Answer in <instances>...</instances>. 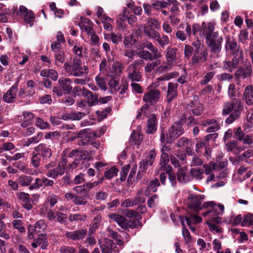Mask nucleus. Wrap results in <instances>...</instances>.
I'll return each mask as SVG.
<instances>
[{
  "label": "nucleus",
  "instance_id": "bb28decb",
  "mask_svg": "<svg viewBox=\"0 0 253 253\" xmlns=\"http://www.w3.org/2000/svg\"><path fill=\"white\" fill-rule=\"evenodd\" d=\"M253 155V152L252 149H248L242 154L238 155L235 160L234 162L237 164L244 162L246 159H248Z\"/></svg>",
  "mask_w": 253,
  "mask_h": 253
},
{
  "label": "nucleus",
  "instance_id": "ea45409f",
  "mask_svg": "<svg viewBox=\"0 0 253 253\" xmlns=\"http://www.w3.org/2000/svg\"><path fill=\"white\" fill-rule=\"evenodd\" d=\"M111 111V107H107L101 111L100 110L96 111V114L98 116V120L101 121L103 118H106Z\"/></svg>",
  "mask_w": 253,
  "mask_h": 253
},
{
  "label": "nucleus",
  "instance_id": "79ce46f5",
  "mask_svg": "<svg viewBox=\"0 0 253 253\" xmlns=\"http://www.w3.org/2000/svg\"><path fill=\"white\" fill-rule=\"evenodd\" d=\"M179 218L182 226V235L183 237H191L190 233L186 227L184 221V216L183 215H179Z\"/></svg>",
  "mask_w": 253,
  "mask_h": 253
},
{
  "label": "nucleus",
  "instance_id": "c03bdc74",
  "mask_svg": "<svg viewBox=\"0 0 253 253\" xmlns=\"http://www.w3.org/2000/svg\"><path fill=\"white\" fill-rule=\"evenodd\" d=\"M86 133V130L85 129H84L81 130L77 134L78 138H82L84 140V145L88 144L90 141V138L87 136Z\"/></svg>",
  "mask_w": 253,
  "mask_h": 253
},
{
  "label": "nucleus",
  "instance_id": "3c124183",
  "mask_svg": "<svg viewBox=\"0 0 253 253\" xmlns=\"http://www.w3.org/2000/svg\"><path fill=\"white\" fill-rule=\"evenodd\" d=\"M169 5V2L168 1H160L159 0L155 1L152 3L153 8L155 9H159L161 8H166L168 5Z\"/></svg>",
  "mask_w": 253,
  "mask_h": 253
},
{
  "label": "nucleus",
  "instance_id": "09e8293b",
  "mask_svg": "<svg viewBox=\"0 0 253 253\" xmlns=\"http://www.w3.org/2000/svg\"><path fill=\"white\" fill-rule=\"evenodd\" d=\"M22 221L21 220L15 219L12 222L13 227L19 230L20 233L25 232V228L22 226Z\"/></svg>",
  "mask_w": 253,
  "mask_h": 253
},
{
  "label": "nucleus",
  "instance_id": "864d4df0",
  "mask_svg": "<svg viewBox=\"0 0 253 253\" xmlns=\"http://www.w3.org/2000/svg\"><path fill=\"white\" fill-rule=\"evenodd\" d=\"M237 93L236 90V86L234 84H230L228 87V95L231 99L232 98H235Z\"/></svg>",
  "mask_w": 253,
  "mask_h": 253
},
{
  "label": "nucleus",
  "instance_id": "4c0bfd02",
  "mask_svg": "<svg viewBox=\"0 0 253 253\" xmlns=\"http://www.w3.org/2000/svg\"><path fill=\"white\" fill-rule=\"evenodd\" d=\"M41 155L40 154V153H37L33 155V156L31 158V164L35 168H38L41 163Z\"/></svg>",
  "mask_w": 253,
  "mask_h": 253
},
{
  "label": "nucleus",
  "instance_id": "a19ab883",
  "mask_svg": "<svg viewBox=\"0 0 253 253\" xmlns=\"http://www.w3.org/2000/svg\"><path fill=\"white\" fill-rule=\"evenodd\" d=\"M204 173V170L199 169H190V174L194 177H196V179L201 180L202 179V175Z\"/></svg>",
  "mask_w": 253,
  "mask_h": 253
},
{
  "label": "nucleus",
  "instance_id": "f3484780",
  "mask_svg": "<svg viewBox=\"0 0 253 253\" xmlns=\"http://www.w3.org/2000/svg\"><path fill=\"white\" fill-rule=\"evenodd\" d=\"M243 59V58L233 57L231 60L226 59L223 63V68L229 72H232L238 67L240 61Z\"/></svg>",
  "mask_w": 253,
  "mask_h": 253
},
{
  "label": "nucleus",
  "instance_id": "f8f14e48",
  "mask_svg": "<svg viewBox=\"0 0 253 253\" xmlns=\"http://www.w3.org/2000/svg\"><path fill=\"white\" fill-rule=\"evenodd\" d=\"M64 67L66 72L75 77H81L84 74L82 67L75 66L71 63L65 62Z\"/></svg>",
  "mask_w": 253,
  "mask_h": 253
},
{
  "label": "nucleus",
  "instance_id": "4be33fe9",
  "mask_svg": "<svg viewBox=\"0 0 253 253\" xmlns=\"http://www.w3.org/2000/svg\"><path fill=\"white\" fill-rule=\"evenodd\" d=\"M89 113V111H87L86 113L78 112L77 113H69L66 114H63L60 119L67 121L68 120H80L83 116H85L86 114H88Z\"/></svg>",
  "mask_w": 253,
  "mask_h": 253
},
{
  "label": "nucleus",
  "instance_id": "0e129e2a",
  "mask_svg": "<svg viewBox=\"0 0 253 253\" xmlns=\"http://www.w3.org/2000/svg\"><path fill=\"white\" fill-rule=\"evenodd\" d=\"M95 81L97 85L102 89L105 90H106V84L104 78L96 76L95 77Z\"/></svg>",
  "mask_w": 253,
  "mask_h": 253
},
{
  "label": "nucleus",
  "instance_id": "20e7f679",
  "mask_svg": "<svg viewBox=\"0 0 253 253\" xmlns=\"http://www.w3.org/2000/svg\"><path fill=\"white\" fill-rule=\"evenodd\" d=\"M225 50L228 56L243 58V51L235 39L230 37L226 38Z\"/></svg>",
  "mask_w": 253,
  "mask_h": 253
},
{
  "label": "nucleus",
  "instance_id": "ddd939ff",
  "mask_svg": "<svg viewBox=\"0 0 253 253\" xmlns=\"http://www.w3.org/2000/svg\"><path fill=\"white\" fill-rule=\"evenodd\" d=\"M178 86L177 83H169L166 97V101L168 103H171L177 97Z\"/></svg>",
  "mask_w": 253,
  "mask_h": 253
},
{
  "label": "nucleus",
  "instance_id": "a18cd8bd",
  "mask_svg": "<svg viewBox=\"0 0 253 253\" xmlns=\"http://www.w3.org/2000/svg\"><path fill=\"white\" fill-rule=\"evenodd\" d=\"M128 77L132 82H139L141 78V75L138 71L134 69L131 73H129Z\"/></svg>",
  "mask_w": 253,
  "mask_h": 253
},
{
  "label": "nucleus",
  "instance_id": "13d9d810",
  "mask_svg": "<svg viewBox=\"0 0 253 253\" xmlns=\"http://www.w3.org/2000/svg\"><path fill=\"white\" fill-rule=\"evenodd\" d=\"M25 22L28 24L30 27L33 25V21L35 19V16L32 11H30V13L24 16Z\"/></svg>",
  "mask_w": 253,
  "mask_h": 253
},
{
  "label": "nucleus",
  "instance_id": "0eeeda50",
  "mask_svg": "<svg viewBox=\"0 0 253 253\" xmlns=\"http://www.w3.org/2000/svg\"><path fill=\"white\" fill-rule=\"evenodd\" d=\"M161 97V92L159 90L151 89L145 93L143 97V100L149 106L155 105L159 100Z\"/></svg>",
  "mask_w": 253,
  "mask_h": 253
},
{
  "label": "nucleus",
  "instance_id": "c9c22d12",
  "mask_svg": "<svg viewBox=\"0 0 253 253\" xmlns=\"http://www.w3.org/2000/svg\"><path fill=\"white\" fill-rule=\"evenodd\" d=\"M34 227H35V229H36V233H38V237H41V236H43V233H42L41 234H39V233H41L42 231L44 230V229L45 228V226L44 225V221L42 220H38L35 223Z\"/></svg>",
  "mask_w": 253,
  "mask_h": 253
},
{
  "label": "nucleus",
  "instance_id": "de8ad7c7",
  "mask_svg": "<svg viewBox=\"0 0 253 253\" xmlns=\"http://www.w3.org/2000/svg\"><path fill=\"white\" fill-rule=\"evenodd\" d=\"M130 168V167L129 165H126L122 168V170L120 172V180L121 181H124L126 180Z\"/></svg>",
  "mask_w": 253,
  "mask_h": 253
},
{
  "label": "nucleus",
  "instance_id": "b1692460",
  "mask_svg": "<svg viewBox=\"0 0 253 253\" xmlns=\"http://www.w3.org/2000/svg\"><path fill=\"white\" fill-rule=\"evenodd\" d=\"M177 49L176 48L168 47L166 55L167 64L169 66L173 65V61L176 60V51Z\"/></svg>",
  "mask_w": 253,
  "mask_h": 253
},
{
  "label": "nucleus",
  "instance_id": "a211bd4d",
  "mask_svg": "<svg viewBox=\"0 0 253 253\" xmlns=\"http://www.w3.org/2000/svg\"><path fill=\"white\" fill-rule=\"evenodd\" d=\"M83 96L87 98V104L91 107L98 103V95L94 94L90 90L84 87Z\"/></svg>",
  "mask_w": 253,
  "mask_h": 253
},
{
  "label": "nucleus",
  "instance_id": "37998d69",
  "mask_svg": "<svg viewBox=\"0 0 253 253\" xmlns=\"http://www.w3.org/2000/svg\"><path fill=\"white\" fill-rule=\"evenodd\" d=\"M161 61L157 59L155 61L151 63H148L145 67V71L147 73H151V71L158 65L160 64Z\"/></svg>",
  "mask_w": 253,
  "mask_h": 253
},
{
  "label": "nucleus",
  "instance_id": "603ef678",
  "mask_svg": "<svg viewBox=\"0 0 253 253\" xmlns=\"http://www.w3.org/2000/svg\"><path fill=\"white\" fill-rule=\"evenodd\" d=\"M165 146L166 145L163 144V148L161 149L162 155L161 157V164H163V165H167L169 161L168 154L164 152V147L167 148Z\"/></svg>",
  "mask_w": 253,
  "mask_h": 253
},
{
  "label": "nucleus",
  "instance_id": "f03ea898",
  "mask_svg": "<svg viewBox=\"0 0 253 253\" xmlns=\"http://www.w3.org/2000/svg\"><path fill=\"white\" fill-rule=\"evenodd\" d=\"M244 108L243 104L241 99L232 98L230 101L225 103L222 114L223 116L229 115L225 122L227 124H230L239 119Z\"/></svg>",
  "mask_w": 253,
  "mask_h": 253
},
{
  "label": "nucleus",
  "instance_id": "680f3d73",
  "mask_svg": "<svg viewBox=\"0 0 253 253\" xmlns=\"http://www.w3.org/2000/svg\"><path fill=\"white\" fill-rule=\"evenodd\" d=\"M73 202L75 205H85L87 203V201L85 200L84 197L78 195H76Z\"/></svg>",
  "mask_w": 253,
  "mask_h": 253
},
{
  "label": "nucleus",
  "instance_id": "2eb2a0df",
  "mask_svg": "<svg viewBox=\"0 0 253 253\" xmlns=\"http://www.w3.org/2000/svg\"><path fill=\"white\" fill-rule=\"evenodd\" d=\"M208 50L206 47L201 49L197 53L194 54L192 57V62L194 64L199 62L204 63L208 60Z\"/></svg>",
  "mask_w": 253,
  "mask_h": 253
},
{
  "label": "nucleus",
  "instance_id": "f704fd0d",
  "mask_svg": "<svg viewBox=\"0 0 253 253\" xmlns=\"http://www.w3.org/2000/svg\"><path fill=\"white\" fill-rule=\"evenodd\" d=\"M118 172V169L115 166H114L104 172V177L108 179H110L117 176Z\"/></svg>",
  "mask_w": 253,
  "mask_h": 253
},
{
  "label": "nucleus",
  "instance_id": "dca6fc26",
  "mask_svg": "<svg viewBox=\"0 0 253 253\" xmlns=\"http://www.w3.org/2000/svg\"><path fill=\"white\" fill-rule=\"evenodd\" d=\"M17 196L20 201L23 203L22 205L23 208L28 211H30L33 208V204L34 202L28 193L21 192L17 195Z\"/></svg>",
  "mask_w": 253,
  "mask_h": 253
},
{
  "label": "nucleus",
  "instance_id": "e433bc0d",
  "mask_svg": "<svg viewBox=\"0 0 253 253\" xmlns=\"http://www.w3.org/2000/svg\"><path fill=\"white\" fill-rule=\"evenodd\" d=\"M253 225V214L248 213L244 216L241 222L242 226H249Z\"/></svg>",
  "mask_w": 253,
  "mask_h": 253
},
{
  "label": "nucleus",
  "instance_id": "423d86ee",
  "mask_svg": "<svg viewBox=\"0 0 253 253\" xmlns=\"http://www.w3.org/2000/svg\"><path fill=\"white\" fill-rule=\"evenodd\" d=\"M205 198V196L204 195H190L188 198V200L189 201L188 208L194 211L198 212L202 210V201Z\"/></svg>",
  "mask_w": 253,
  "mask_h": 253
},
{
  "label": "nucleus",
  "instance_id": "8fccbe9b",
  "mask_svg": "<svg viewBox=\"0 0 253 253\" xmlns=\"http://www.w3.org/2000/svg\"><path fill=\"white\" fill-rule=\"evenodd\" d=\"M112 77L111 79L110 80L108 85L109 86L113 88L116 91H119L121 88V86H118L119 82L116 80L114 77L111 76Z\"/></svg>",
  "mask_w": 253,
  "mask_h": 253
},
{
  "label": "nucleus",
  "instance_id": "6e6d98bb",
  "mask_svg": "<svg viewBox=\"0 0 253 253\" xmlns=\"http://www.w3.org/2000/svg\"><path fill=\"white\" fill-rule=\"evenodd\" d=\"M192 44L194 49V54L197 53L201 49L205 47V45L201 42L200 41L198 40L192 42Z\"/></svg>",
  "mask_w": 253,
  "mask_h": 253
},
{
  "label": "nucleus",
  "instance_id": "393cba45",
  "mask_svg": "<svg viewBox=\"0 0 253 253\" xmlns=\"http://www.w3.org/2000/svg\"><path fill=\"white\" fill-rule=\"evenodd\" d=\"M209 214H211L210 217L219 216L218 215H221L220 211H218L217 206L214 202L211 209L207 210V211L202 213L204 216H206Z\"/></svg>",
  "mask_w": 253,
  "mask_h": 253
},
{
  "label": "nucleus",
  "instance_id": "69168bd1",
  "mask_svg": "<svg viewBox=\"0 0 253 253\" xmlns=\"http://www.w3.org/2000/svg\"><path fill=\"white\" fill-rule=\"evenodd\" d=\"M147 24L148 26L151 28L159 29L160 27V24L158 21L152 18H149L147 19Z\"/></svg>",
  "mask_w": 253,
  "mask_h": 253
},
{
  "label": "nucleus",
  "instance_id": "338daca9",
  "mask_svg": "<svg viewBox=\"0 0 253 253\" xmlns=\"http://www.w3.org/2000/svg\"><path fill=\"white\" fill-rule=\"evenodd\" d=\"M152 164H149V162L146 159L142 160L139 164V168L142 172H145L149 166H151Z\"/></svg>",
  "mask_w": 253,
  "mask_h": 253
},
{
  "label": "nucleus",
  "instance_id": "7c9ffc66",
  "mask_svg": "<svg viewBox=\"0 0 253 253\" xmlns=\"http://www.w3.org/2000/svg\"><path fill=\"white\" fill-rule=\"evenodd\" d=\"M138 55L140 58L144 59L146 61H152L159 58L154 57L155 56L153 53L152 54L149 51L145 50H143L140 52H138Z\"/></svg>",
  "mask_w": 253,
  "mask_h": 253
},
{
  "label": "nucleus",
  "instance_id": "412c9836",
  "mask_svg": "<svg viewBox=\"0 0 253 253\" xmlns=\"http://www.w3.org/2000/svg\"><path fill=\"white\" fill-rule=\"evenodd\" d=\"M35 150L36 151L39 152L43 158V159L46 161L49 160L52 156L51 149L44 144L39 145Z\"/></svg>",
  "mask_w": 253,
  "mask_h": 253
},
{
  "label": "nucleus",
  "instance_id": "49530a36",
  "mask_svg": "<svg viewBox=\"0 0 253 253\" xmlns=\"http://www.w3.org/2000/svg\"><path fill=\"white\" fill-rule=\"evenodd\" d=\"M160 186V183L158 178H156L155 179L151 180L148 186V189L150 191L155 192L157 190V187Z\"/></svg>",
  "mask_w": 253,
  "mask_h": 253
},
{
  "label": "nucleus",
  "instance_id": "39448f33",
  "mask_svg": "<svg viewBox=\"0 0 253 253\" xmlns=\"http://www.w3.org/2000/svg\"><path fill=\"white\" fill-rule=\"evenodd\" d=\"M87 153L86 151L79 150V149H75L72 150L70 154V156H79L81 158L80 159H75L74 161L70 165V167L71 169H82V167L81 165L84 164L85 163V165L86 167H87L89 166L88 163L85 161L84 159H85V153Z\"/></svg>",
  "mask_w": 253,
  "mask_h": 253
},
{
  "label": "nucleus",
  "instance_id": "72a5a7b5",
  "mask_svg": "<svg viewBox=\"0 0 253 253\" xmlns=\"http://www.w3.org/2000/svg\"><path fill=\"white\" fill-rule=\"evenodd\" d=\"M144 47L146 48L151 51L154 54V57L160 58L161 57L162 55L160 52L151 42H146L144 45Z\"/></svg>",
  "mask_w": 253,
  "mask_h": 253
},
{
  "label": "nucleus",
  "instance_id": "c756f323",
  "mask_svg": "<svg viewBox=\"0 0 253 253\" xmlns=\"http://www.w3.org/2000/svg\"><path fill=\"white\" fill-rule=\"evenodd\" d=\"M31 245L34 248L41 246L42 249H45L47 246V243L46 238H35L34 242L31 243Z\"/></svg>",
  "mask_w": 253,
  "mask_h": 253
},
{
  "label": "nucleus",
  "instance_id": "9b49d317",
  "mask_svg": "<svg viewBox=\"0 0 253 253\" xmlns=\"http://www.w3.org/2000/svg\"><path fill=\"white\" fill-rule=\"evenodd\" d=\"M253 69L251 65L245 67L240 66L235 72V79L237 81L245 79L252 75Z\"/></svg>",
  "mask_w": 253,
  "mask_h": 253
},
{
  "label": "nucleus",
  "instance_id": "473e14b6",
  "mask_svg": "<svg viewBox=\"0 0 253 253\" xmlns=\"http://www.w3.org/2000/svg\"><path fill=\"white\" fill-rule=\"evenodd\" d=\"M125 226H124L123 229H125L126 230L128 231V232H129V228L131 229H133L135 227H137L138 225L141 226V223L138 220L128 221L126 218V221L125 222Z\"/></svg>",
  "mask_w": 253,
  "mask_h": 253
},
{
  "label": "nucleus",
  "instance_id": "e2e57ef3",
  "mask_svg": "<svg viewBox=\"0 0 253 253\" xmlns=\"http://www.w3.org/2000/svg\"><path fill=\"white\" fill-rule=\"evenodd\" d=\"M238 144V142L237 140H234L228 142L226 143V150L228 152L232 151L235 149Z\"/></svg>",
  "mask_w": 253,
  "mask_h": 253
},
{
  "label": "nucleus",
  "instance_id": "6e6552de",
  "mask_svg": "<svg viewBox=\"0 0 253 253\" xmlns=\"http://www.w3.org/2000/svg\"><path fill=\"white\" fill-rule=\"evenodd\" d=\"M20 80L17 79L15 83L9 88V89L3 95V101L7 103H13L16 98V92L18 90V86Z\"/></svg>",
  "mask_w": 253,
  "mask_h": 253
},
{
  "label": "nucleus",
  "instance_id": "4468645a",
  "mask_svg": "<svg viewBox=\"0 0 253 253\" xmlns=\"http://www.w3.org/2000/svg\"><path fill=\"white\" fill-rule=\"evenodd\" d=\"M158 119L155 114H151L149 117L147 121V129L146 132L147 134H154L157 129Z\"/></svg>",
  "mask_w": 253,
  "mask_h": 253
},
{
  "label": "nucleus",
  "instance_id": "bf43d9fd",
  "mask_svg": "<svg viewBox=\"0 0 253 253\" xmlns=\"http://www.w3.org/2000/svg\"><path fill=\"white\" fill-rule=\"evenodd\" d=\"M36 125L37 126L41 129H45L49 126V124L47 122H45L40 118H37Z\"/></svg>",
  "mask_w": 253,
  "mask_h": 253
},
{
  "label": "nucleus",
  "instance_id": "a878e982",
  "mask_svg": "<svg viewBox=\"0 0 253 253\" xmlns=\"http://www.w3.org/2000/svg\"><path fill=\"white\" fill-rule=\"evenodd\" d=\"M149 109V105L147 104L143 105L140 109L137 110V114L136 116V119L143 120L144 117L148 114V110Z\"/></svg>",
  "mask_w": 253,
  "mask_h": 253
},
{
  "label": "nucleus",
  "instance_id": "cd10ccee",
  "mask_svg": "<svg viewBox=\"0 0 253 253\" xmlns=\"http://www.w3.org/2000/svg\"><path fill=\"white\" fill-rule=\"evenodd\" d=\"M109 217L116 222L122 228L125 226V222L126 221V217L117 214H111Z\"/></svg>",
  "mask_w": 253,
  "mask_h": 253
},
{
  "label": "nucleus",
  "instance_id": "5701e85b",
  "mask_svg": "<svg viewBox=\"0 0 253 253\" xmlns=\"http://www.w3.org/2000/svg\"><path fill=\"white\" fill-rule=\"evenodd\" d=\"M244 98L245 99L246 103L248 105H253V86H247L244 92Z\"/></svg>",
  "mask_w": 253,
  "mask_h": 253
},
{
  "label": "nucleus",
  "instance_id": "aec40b11",
  "mask_svg": "<svg viewBox=\"0 0 253 253\" xmlns=\"http://www.w3.org/2000/svg\"><path fill=\"white\" fill-rule=\"evenodd\" d=\"M222 218L219 216L210 217L207 221V224L209 226L211 231H214L216 233L221 232V229L215 224H219L221 222Z\"/></svg>",
  "mask_w": 253,
  "mask_h": 253
},
{
  "label": "nucleus",
  "instance_id": "c85d7f7f",
  "mask_svg": "<svg viewBox=\"0 0 253 253\" xmlns=\"http://www.w3.org/2000/svg\"><path fill=\"white\" fill-rule=\"evenodd\" d=\"M33 180V178L31 176L23 174L19 177L18 182L22 186H28Z\"/></svg>",
  "mask_w": 253,
  "mask_h": 253
},
{
  "label": "nucleus",
  "instance_id": "7ed1b4c3",
  "mask_svg": "<svg viewBox=\"0 0 253 253\" xmlns=\"http://www.w3.org/2000/svg\"><path fill=\"white\" fill-rule=\"evenodd\" d=\"M184 133L182 125L180 122H176L169 129L168 132L162 130L160 135V141L164 145L172 144Z\"/></svg>",
  "mask_w": 253,
  "mask_h": 253
},
{
  "label": "nucleus",
  "instance_id": "052dcab7",
  "mask_svg": "<svg viewBox=\"0 0 253 253\" xmlns=\"http://www.w3.org/2000/svg\"><path fill=\"white\" fill-rule=\"evenodd\" d=\"M56 220L61 223V224H64L66 222L67 219V215L66 214H64L62 212H60L59 211H57L56 212Z\"/></svg>",
  "mask_w": 253,
  "mask_h": 253
},
{
  "label": "nucleus",
  "instance_id": "1a4fd4ad",
  "mask_svg": "<svg viewBox=\"0 0 253 253\" xmlns=\"http://www.w3.org/2000/svg\"><path fill=\"white\" fill-rule=\"evenodd\" d=\"M184 216L187 226L192 232H195L196 227L195 225L202 222V218L200 216L191 212H187Z\"/></svg>",
  "mask_w": 253,
  "mask_h": 253
},
{
  "label": "nucleus",
  "instance_id": "58836bf2",
  "mask_svg": "<svg viewBox=\"0 0 253 253\" xmlns=\"http://www.w3.org/2000/svg\"><path fill=\"white\" fill-rule=\"evenodd\" d=\"M235 131L234 132L233 138L241 141L243 140L245 136V133L242 130L241 127L234 128Z\"/></svg>",
  "mask_w": 253,
  "mask_h": 253
},
{
  "label": "nucleus",
  "instance_id": "f257e3e1",
  "mask_svg": "<svg viewBox=\"0 0 253 253\" xmlns=\"http://www.w3.org/2000/svg\"><path fill=\"white\" fill-rule=\"evenodd\" d=\"M214 24L209 22L207 24L203 22L202 24V36H206V43L210 49L211 54L210 57H220L222 48L223 38L219 36L218 32H214Z\"/></svg>",
  "mask_w": 253,
  "mask_h": 253
},
{
  "label": "nucleus",
  "instance_id": "5fc2aeb1",
  "mask_svg": "<svg viewBox=\"0 0 253 253\" xmlns=\"http://www.w3.org/2000/svg\"><path fill=\"white\" fill-rule=\"evenodd\" d=\"M43 178L41 179L39 178H36L35 179V182L34 183L31 184L29 187V189L30 190H33L34 189H39L40 187L42 186L43 185Z\"/></svg>",
  "mask_w": 253,
  "mask_h": 253
},
{
  "label": "nucleus",
  "instance_id": "6ab92c4d",
  "mask_svg": "<svg viewBox=\"0 0 253 253\" xmlns=\"http://www.w3.org/2000/svg\"><path fill=\"white\" fill-rule=\"evenodd\" d=\"M71 83L72 81L69 78H60L58 80V84L65 94H69L72 91Z\"/></svg>",
  "mask_w": 253,
  "mask_h": 253
},
{
  "label": "nucleus",
  "instance_id": "774afa93",
  "mask_svg": "<svg viewBox=\"0 0 253 253\" xmlns=\"http://www.w3.org/2000/svg\"><path fill=\"white\" fill-rule=\"evenodd\" d=\"M177 180L180 182H185L187 181L186 179V173L183 169H178L177 172Z\"/></svg>",
  "mask_w": 253,
  "mask_h": 253
},
{
  "label": "nucleus",
  "instance_id": "2f4dec72",
  "mask_svg": "<svg viewBox=\"0 0 253 253\" xmlns=\"http://www.w3.org/2000/svg\"><path fill=\"white\" fill-rule=\"evenodd\" d=\"M65 55V52L63 50L54 53L55 64L57 66L61 67V64L64 63Z\"/></svg>",
  "mask_w": 253,
  "mask_h": 253
},
{
  "label": "nucleus",
  "instance_id": "9d476101",
  "mask_svg": "<svg viewBox=\"0 0 253 253\" xmlns=\"http://www.w3.org/2000/svg\"><path fill=\"white\" fill-rule=\"evenodd\" d=\"M99 244L102 249V253H112V250H115L116 245L113 240L110 238H100Z\"/></svg>",
  "mask_w": 253,
  "mask_h": 253
},
{
  "label": "nucleus",
  "instance_id": "4d7b16f0",
  "mask_svg": "<svg viewBox=\"0 0 253 253\" xmlns=\"http://www.w3.org/2000/svg\"><path fill=\"white\" fill-rule=\"evenodd\" d=\"M215 73L214 72H210L207 73L203 80L201 81V84L203 85H206L213 78Z\"/></svg>",
  "mask_w": 253,
  "mask_h": 253
}]
</instances>
